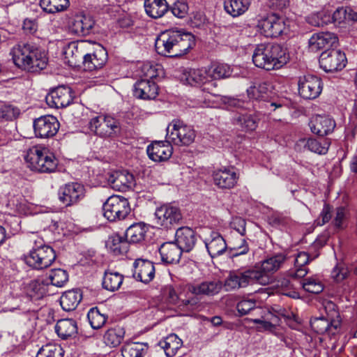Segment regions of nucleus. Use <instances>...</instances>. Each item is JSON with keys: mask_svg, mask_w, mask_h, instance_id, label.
I'll return each instance as SVG.
<instances>
[{"mask_svg": "<svg viewBox=\"0 0 357 357\" xmlns=\"http://www.w3.org/2000/svg\"><path fill=\"white\" fill-rule=\"evenodd\" d=\"M87 318L93 329H99L105 325L107 317L101 313L98 307H92L88 312Z\"/></svg>", "mask_w": 357, "mask_h": 357, "instance_id": "obj_49", "label": "nucleus"}, {"mask_svg": "<svg viewBox=\"0 0 357 357\" xmlns=\"http://www.w3.org/2000/svg\"><path fill=\"white\" fill-rule=\"evenodd\" d=\"M207 70L209 79L213 80L228 78L232 73V69L230 66L227 63L218 62L212 63L208 66Z\"/></svg>", "mask_w": 357, "mask_h": 357, "instance_id": "obj_39", "label": "nucleus"}, {"mask_svg": "<svg viewBox=\"0 0 357 357\" xmlns=\"http://www.w3.org/2000/svg\"><path fill=\"white\" fill-rule=\"evenodd\" d=\"M84 196L85 188L79 183H67L59 190V199L66 206L78 203Z\"/></svg>", "mask_w": 357, "mask_h": 357, "instance_id": "obj_17", "label": "nucleus"}, {"mask_svg": "<svg viewBox=\"0 0 357 357\" xmlns=\"http://www.w3.org/2000/svg\"><path fill=\"white\" fill-rule=\"evenodd\" d=\"M341 319H334L333 317L325 318L324 317H314L310 320V326L317 333L335 335L340 327Z\"/></svg>", "mask_w": 357, "mask_h": 357, "instance_id": "obj_22", "label": "nucleus"}, {"mask_svg": "<svg viewBox=\"0 0 357 357\" xmlns=\"http://www.w3.org/2000/svg\"><path fill=\"white\" fill-rule=\"evenodd\" d=\"M59 126V121L54 116H42L33 121L35 135L40 138L52 137L57 133Z\"/></svg>", "mask_w": 357, "mask_h": 357, "instance_id": "obj_16", "label": "nucleus"}, {"mask_svg": "<svg viewBox=\"0 0 357 357\" xmlns=\"http://www.w3.org/2000/svg\"><path fill=\"white\" fill-rule=\"evenodd\" d=\"M195 45L194 36L178 30L165 31L156 38L155 50L160 55L179 57L185 54Z\"/></svg>", "mask_w": 357, "mask_h": 357, "instance_id": "obj_2", "label": "nucleus"}, {"mask_svg": "<svg viewBox=\"0 0 357 357\" xmlns=\"http://www.w3.org/2000/svg\"><path fill=\"white\" fill-rule=\"evenodd\" d=\"M222 287V284L220 280H213L189 285L188 291L194 295L212 296L218 294Z\"/></svg>", "mask_w": 357, "mask_h": 357, "instance_id": "obj_29", "label": "nucleus"}, {"mask_svg": "<svg viewBox=\"0 0 357 357\" xmlns=\"http://www.w3.org/2000/svg\"><path fill=\"white\" fill-rule=\"evenodd\" d=\"M286 260V256L283 254H278L267 258L260 264L253 266L256 273L259 274V284L266 285L271 282V275L278 271Z\"/></svg>", "mask_w": 357, "mask_h": 357, "instance_id": "obj_12", "label": "nucleus"}, {"mask_svg": "<svg viewBox=\"0 0 357 357\" xmlns=\"http://www.w3.org/2000/svg\"><path fill=\"white\" fill-rule=\"evenodd\" d=\"M158 95V86L152 79L138 80L133 86V96L142 100H153Z\"/></svg>", "mask_w": 357, "mask_h": 357, "instance_id": "obj_23", "label": "nucleus"}, {"mask_svg": "<svg viewBox=\"0 0 357 357\" xmlns=\"http://www.w3.org/2000/svg\"><path fill=\"white\" fill-rule=\"evenodd\" d=\"M89 128L101 137H113L120 133V123L110 116H98L89 121Z\"/></svg>", "mask_w": 357, "mask_h": 357, "instance_id": "obj_11", "label": "nucleus"}, {"mask_svg": "<svg viewBox=\"0 0 357 357\" xmlns=\"http://www.w3.org/2000/svg\"><path fill=\"white\" fill-rule=\"evenodd\" d=\"M258 26L266 37H278L289 33V21L272 13L259 22Z\"/></svg>", "mask_w": 357, "mask_h": 357, "instance_id": "obj_7", "label": "nucleus"}, {"mask_svg": "<svg viewBox=\"0 0 357 357\" xmlns=\"http://www.w3.org/2000/svg\"><path fill=\"white\" fill-rule=\"evenodd\" d=\"M125 335V331L120 326L108 329L103 337L105 343L112 347L119 346Z\"/></svg>", "mask_w": 357, "mask_h": 357, "instance_id": "obj_45", "label": "nucleus"}, {"mask_svg": "<svg viewBox=\"0 0 357 357\" xmlns=\"http://www.w3.org/2000/svg\"><path fill=\"white\" fill-rule=\"evenodd\" d=\"M273 311L274 314H273L271 320L276 324L279 323L280 318H283L286 323L291 328L296 327L300 323L298 316L286 308L277 306L273 307Z\"/></svg>", "mask_w": 357, "mask_h": 357, "instance_id": "obj_38", "label": "nucleus"}, {"mask_svg": "<svg viewBox=\"0 0 357 357\" xmlns=\"http://www.w3.org/2000/svg\"><path fill=\"white\" fill-rule=\"evenodd\" d=\"M320 67L327 73L342 70L347 64L345 54L340 50H326L319 56Z\"/></svg>", "mask_w": 357, "mask_h": 357, "instance_id": "obj_13", "label": "nucleus"}, {"mask_svg": "<svg viewBox=\"0 0 357 357\" xmlns=\"http://www.w3.org/2000/svg\"><path fill=\"white\" fill-rule=\"evenodd\" d=\"M329 146L330 142L328 139H324L322 143L315 139H309L305 144L310 151L321 155L328 152Z\"/></svg>", "mask_w": 357, "mask_h": 357, "instance_id": "obj_52", "label": "nucleus"}, {"mask_svg": "<svg viewBox=\"0 0 357 357\" xmlns=\"http://www.w3.org/2000/svg\"><path fill=\"white\" fill-rule=\"evenodd\" d=\"M56 259L53 248L48 245L33 248L28 255L25 256L26 264L35 269L46 268L52 265Z\"/></svg>", "mask_w": 357, "mask_h": 357, "instance_id": "obj_8", "label": "nucleus"}, {"mask_svg": "<svg viewBox=\"0 0 357 357\" xmlns=\"http://www.w3.org/2000/svg\"><path fill=\"white\" fill-rule=\"evenodd\" d=\"M346 213L344 207H338L336 208L335 215L333 220V225L337 229H343L345 227Z\"/></svg>", "mask_w": 357, "mask_h": 357, "instance_id": "obj_58", "label": "nucleus"}, {"mask_svg": "<svg viewBox=\"0 0 357 357\" xmlns=\"http://www.w3.org/2000/svg\"><path fill=\"white\" fill-rule=\"evenodd\" d=\"M82 299L79 289H73L66 291L60 298V305L65 311L74 310Z\"/></svg>", "mask_w": 357, "mask_h": 357, "instance_id": "obj_35", "label": "nucleus"}, {"mask_svg": "<svg viewBox=\"0 0 357 357\" xmlns=\"http://www.w3.org/2000/svg\"><path fill=\"white\" fill-rule=\"evenodd\" d=\"M175 237V243L183 252H189L194 248L197 241L195 231L188 227L178 229Z\"/></svg>", "mask_w": 357, "mask_h": 357, "instance_id": "obj_26", "label": "nucleus"}, {"mask_svg": "<svg viewBox=\"0 0 357 357\" xmlns=\"http://www.w3.org/2000/svg\"><path fill=\"white\" fill-rule=\"evenodd\" d=\"M309 126L314 134L324 137L333 131L335 123L328 116L317 115L312 118Z\"/></svg>", "mask_w": 357, "mask_h": 357, "instance_id": "obj_27", "label": "nucleus"}, {"mask_svg": "<svg viewBox=\"0 0 357 357\" xmlns=\"http://www.w3.org/2000/svg\"><path fill=\"white\" fill-rule=\"evenodd\" d=\"M332 218V207L327 204L324 205V208L320 213L319 218L317 220L318 225H324L328 222Z\"/></svg>", "mask_w": 357, "mask_h": 357, "instance_id": "obj_61", "label": "nucleus"}, {"mask_svg": "<svg viewBox=\"0 0 357 357\" xmlns=\"http://www.w3.org/2000/svg\"><path fill=\"white\" fill-rule=\"evenodd\" d=\"M167 357H173L182 345V341L175 334H171L159 343Z\"/></svg>", "mask_w": 357, "mask_h": 357, "instance_id": "obj_41", "label": "nucleus"}, {"mask_svg": "<svg viewBox=\"0 0 357 357\" xmlns=\"http://www.w3.org/2000/svg\"><path fill=\"white\" fill-rule=\"evenodd\" d=\"M147 231L144 222L134 223L126 229L125 236L128 243H140L145 240Z\"/></svg>", "mask_w": 357, "mask_h": 357, "instance_id": "obj_33", "label": "nucleus"}, {"mask_svg": "<svg viewBox=\"0 0 357 357\" xmlns=\"http://www.w3.org/2000/svg\"><path fill=\"white\" fill-rule=\"evenodd\" d=\"M123 280V276L117 272L105 271L102 287L107 290L114 291L119 289Z\"/></svg>", "mask_w": 357, "mask_h": 357, "instance_id": "obj_47", "label": "nucleus"}, {"mask_svg": "<svg viewBox=\"0 0 357 357\" xmlns=\"http://www.w3.org/2000/svg\"><path fill=\"white\" fill-rule=\"evenodd\" d=\"M64 351L60 345L47 344L43 346L36 357H63Z\"/></svg>", "mask_w": 357, "mask_h": 357, "instance_id": "obj_50", "label": "nucleus"}, {"mask_svg": "<svg viewBox=\"0 0 357 357\" xmlns=\"http://www.w3.org/2000/svg\"><path fill=\"white\" fill-rule=\"evenodd\" d=\"M277 287L280 288V291L282 294L290 297H294L296 292L291 291L293 285L288 278H284L279 280L277 283Z\"/></svg>", "mask_w": 357, "mask_h": 357, "instance_id": "obj_60", "label": "nucleus"}, {"mask_svg": "<svg viewBox=\"0 0 357 357\" xmlns=\"http://www.w3.org/2000/svg\"><path fill=\"white\" fill-rule=\"evenodd\" d=\"M220 100L228 107L231 108H241L244 102L239 99L231 96H220Z\"/></svg>", "mask_w": 357, "mask_h": 357, "instance_id": "obj_63", "label": "nucleus"}, {"mask_svg": "<svg viewBox=\"0 0 357 357\" xmlns=\"http://www.w3.org/2000/svg\"><path fill=\"white\" fill-rule=\"evenodd\" d=\"M259 274L256 273L253 267L238 269L231 271L225 280V287L227 291L245 288L255 283L259 284Z\"/></svg>", "mask_w": 357, "mask_h": 357, "instance_id": "obj_5", "label": "nucleus"}, {"mask_svg": "<svg viewBox=\"0 0 357 357\" xmlns=\"http://www.w3.org/2000/svg\"><path fill=\"white\" fill-rule=\"evenodd\" d=\"M167 131L169 141L178 146H188L194 142L195 138V130L179 120L173 121L168 126Z\"/></svg>", "mask_w": 357, "mask_h": 357, "instance_id": "obj_9", "label": "nucleus"}, {"mask_svg": "<svg viewBox=\"0 0 357 357\" xmlns=\"http://www.w3.org/2000/svg\"><path fill=\"white\" fill-rule=\"evenodd\" d=\"M20 114V110L11 105H3L0 107V118L6 121L15 119Z\"/></svg>", "mask_w": 357, "mask_h": 357, "instance_id": "obj_54", "label": "nucleus"}, {"mask_svg": "<svg viewBox=\"0 0 357 357\" xmlns=\"http://www.w3.org/2000/svg\"><path fill=\"white\" fill-rule=\"evenodd\" d=\"M201 88L202 91L206 92L213 97L219 98L221 96L220 94V90L218 88L216 80L206 79Z\"/></svg>", "mask_w": 357, "mask_h": 357, "instance_id": "obj_57", "label": "nucleus"}, {"mask_svg": "<svg viewBox=\"0 0 357 357\" xmlns=\"http://www.w3.org/2000/svg\"><path fill=\"white\" fill-rule=\"evenodd\" d=\"M214 184L221 189H231L235 186L238 178L236 173L230 169L225 168L213 172Z\"/></svg>", "mask_w": 357, "mask_h": 357, "instance_id": "obj_28", "label": "nucleus"}, {"mask_svg": "<svg viewBox=\"0 0 357 357\" xmlns=\"http://www.w3.org/2000/svg\"><path fill=\"white\" fill-rule=\"evenodd\" d=\"M103 215L109 221L126 218L130 212L128 200L123 197H109L102 206Z\"/></svg>", "mask_w": 357, "mask_h": 357, "instance_id": "obj_6", "label": "nucleus"}, {"mask_svg": "<svg viewBox=\"0 0 357 357\" xmlns=\"http://www.w3.org/2000/svg\"><path fill=\"white\" fill-rule=\"evenodd\" d=\"M48 279L52 285L61 287L68 281V275L61 268L52 269L49 273Z\"/></svg>", "mask_w": 357, "mask_h": 357, "instance_id": "obj_51", "label": "nucleus"}, {"mask_svg": "<svg viewBox=\"0 0 357 357\" xmlns=\"http://www.w3.org/2000/svg\"><path fill=\"white\" fill-rule=\"evenodd\" d=\"M257 306V301L254 298H244L240 301L236 305V309L241 316L248 314L251 310H255Z\"/></svg>", "mask_w": 357, "mask_h": 357, "instance_id": "obj_53", "label": "nucleus"}, {"mask_svg": "<svg viewBox=\"0 0 357 357\" xmlns=\"http://www.w3.org/2000/svg\"><path fill=\"white\" fill-rule=\"evenodd\" d=\"M13 63L19 68L31 73H38L47 65V52L32 42L20 43L10 52Z\"/></svg>", "mask_w": 357, "mask_h": 357, "instance_id": "obj_1", "label": "nucleus"}, {"mask_svg": "<svg viewBox=\"0 0 357 357\" xmlns=\"http://www.w3.org/2000/svg\"><path fill=\"white\" fill-rule=\"evenodd\" d=\"M206 248L210 256L214 258L223 254L227 249L224 238L218 232L212 231L211 240L205 242Z\"/></svg>", "mask_w": 357, "mask_h": 357, "instance_id": "obj_31", "label": "nucleus"}, {"mask_svg": "<svg viewBox=\"0 0 357 357\" xmlns=\"http://www.w3.org/2000/svg\"><path fill=\"white\" fill-rule=\"evenodd\" d=\"M232 228H234L238 233L243 236L245 234V225L246 222L241 218H236L231 223Z\"/></svg>", "mask_w": 357, "mask_h": 357, "instance_id": "obj_64", "label": "nucleus"}, {"mask_svg": "<svg viewBox=\"0 0 357 357\" xmlns=\"http://www.w3.org/2000/svg\"><path fill=\"white\" fill-rule=\"evenodd\" d=\"M42 8L47 13H55L66 10L69 5V0H40Z\"/></svg>", "mask_w": 357, "mask_h": 357, "instance_id": "obj_48", "label": "nucleus"}, {"mask_svg": "<svg viewBox=\"0 0 357 357\" xmlns=\"http://www.w3.org/2000/svg\"><path fill=\"white\" fill-rule=\"evenodd\" d=\"M133 277L137 280L147 284L155 277V267L149 260L137 259L134 262Z\"/></svg>", "mask_w": 357, "mask_h": 357, "instance_id": "obj_25", "label": "nucleus"}, {"mask_svg": "<svg viewBox=\"0 0 357 357\" xmlns=\"http://www.w3.org/2000/svg\"><path fill=\"white\" fill-rule=\"evenodd\" d=\"M303 289L312 294H319L324 289L322 284L314 278H307L303 282Z\"/></svg>", "mask_w": 357, "mask_h": 357, "instance_id": "obj_56", "label": "nucleus"}, {"mask_svg": "<svg viewBox=\"0 0 357 357\" xmlns=\"http://www.w3.org/2000/svg\"><path fill=\"white\" fill-rule=\"evenodd\" d=\"M206 79H209L208 76V70L205 69H189L185 70L182 75L181 79L188 84L195 86L201 87Z\"/></svg>", "mask_w": 357, "mask_h": 357, "instance_id": "obj_32", "label": "nucleus"}, {"mask_svg": "<svg viewBox=\"0 0 357 357\" xmlns=\"http://www.w3.org/2000/svg\"><path fill=\"white\" fill-rule=\"evenodd\" d=\"M289 60L287 49L277 43L257 45L252 55L254 64L266 70L279 69Z\"/></svg>", "mask_w": 357, "mask_h": 357, "instance_id": "obj_3", "label": "nucleus"}, {"mask_svg": "<svg viewBox=\"0 0 357 357\" xmlns=\"http://www.w3.org/2000/svg\"><path fill=\"white\" fill-rule=\"evenodd\" d=\"M257 118L252 114L238 113L234 118V123L247 131H252L257 126Z\"/></svg>", "mask_w": 357, "mask_h": 357, "instance_id": "obj_44", "label": "nucleus"}, {"mask_svg": "<svg viewBox=\"0 0 357 357\" xmlns=\"http://www.w3.org/2000/svg\"><path fill=\"white\" fill-rule=\"evenodd\" d=\"M106 247L115 255H123L128 252L129 243L126 238L114 234L109 236Z\"/></svg>", "mask_w": 357, "mask_h": 357, "instance_id": "obj_37", "label": "nucleus"}, {"mask_svg": "<svg viewBox=\"0 0 357 357\" xmlns=\"http://www.w3.org/2000/svg\"><path fill=\"white\" fill-rule=\"evenodd\" d=\"M148 349L146 343L126 342L121 349L123 357H142Z\"/></svg>", "mask_w": 357, "mask_h": 357, "instance_id": "obj_43", "label": "nucleus"}, {"mask_svg": "<svg viewBox=\"0 0 357 357\" xmlns=\"http://www.w3.org/2000/svg\"><path fill=\"white\" fill-rule=\"evenodd\" d=\"M188 5L183 0L176 1L171 7L172 14L178 18H184L188 12Z\"/></svg>", "mask_w": 357, "mask_h": 357, "instance_id": "obj_55", "label": "nucleus"}, {"mask_svg": "<svg viewBox=\"0 0 357 357\" xmlns=\"http://www.w3.org/2000/svg\"><path fill=\"white\" fill-rule=\"evenodd\" d=\"M47 104L52 108H63L73 101L72 91L70 87L59 86L52 89L45 98Z\"/></svg>", "mask_w": 357, "mask_h": 357, "instance_id": "obj_18", "label": "nucleus"}, {"mask_svg": "<svg viewBox=\"0 0 357 357\" xmlns=\"http://www.w3.org/2000/svg\"><path fill=\"white\" fill-rule=\"evenodd\" d=\"M90 40H80L71 43L65 50V57L68 59L70 66H80L83 65V61L88 51V45Z\"/></svg>", "mask_w": 357, "mask_h": 357, "instance_id": "obj_19", "label": "nucleus"}, {"mask_svg": "<svg viewBox=\"0 0 357 357\" xmlns=\"http://www.w3.org/2000/svg\"><path fill=\"white\" fill-rule=\"evenodd\" d=\"M349 271L344 264H337L332 271L331 275L334 280L340 282L347 278Z\"/></svg>", "mask_w": 357, "mask_h": 357, "instance_id": "obj_59", "label": "nucleus"}, {"mask_svg": "<svg viewBox=\"0 0 357 357\" xmlns=\"http://www.w3.org/2000/svg\"><path fill=\"white\" fill-rule=\"evenodd\" d=\"M81 18L80 22L82 25V28L84 29L83 30L84 36H87L91 33L92 29L94 26L95 22L94 20L89 16L86 15H79Z\"/></svg>", "mask_w": 357, "mask_h": 357, "instance_id": "obj_62", "label": "nucleus"}, {"mask_svg": "<svg viewBox=\"0 0 357 357\" xmlns=\"http://www.w3.org/2000/svg\"><path fill=\"white\" fill-rule=\"evenodd\" d=\"M249 0H225V11L233 17H237L245 13L249 6Z\"/></svg>", "mask_w": 357, "mask_h": 357, "instance_id": "obj_42", "label": "nucleus"}, {"mask_svg": "<svg viewBox=\"0 0 357 357\" xmlns=\"http://www.w3.org/2000/svg\"><path fill=\"white\" fill-rule=\"evenodd\" d=\"M183 252L175 242H165L159 248L161 259L166 264L178 262Z\"/></svg>", "mask_w": 357, "mask_h": 357, "instance_id": "obj_30", "label": "nucleus"}, {"mask_svg": "<svg viewBox=\"0 0 357 357\" xmlns=\"http://www.w3.org/2000/svg\"><path fill=\"white\" fill-rule=\"evenodd\" d=\"M155 215L157 223L166 229L181 223L183 219L181 209L171 204H163L158 207Z\"/></svg>", "mask_w": 357, "mask_h": 357, "instance_id": "obj_14", "label": "nucleus"}, {"mask_svg": "<svg viewBox=\"0 0 357 357\" xmlns=\"http://www.w3.org/2000/svg\"><path fill=\"white\" fill-rule=\"evenodd\" d=\"M299 95L304 99H315L323 89L321 79L316 75H305L300 77L298 82Z\"/></svg>", "mask_w": 357, "mask_h": 357, "instance_id": "obj_15", "label": "nucleus"}, {"mask_svg": "<svg viewBox=\"0 0 357 357\" xmlns=\"http://www.w3.org/2000/svg\"><path fill=\"white\" fill-rule=\"evenodd\" d=\"M271 88V84L268 82H255L247 89L248 96L257 100H266L269 97Z\"/></svg>", "mask_w": 357, "mask_h": 357, "instance_id": "obj_40", "label": "nucleus"}, {"mask_svg": "<svg viewBox=\"0 0 357 357\" xmlns=\"http://www.w3.org/2000/svg\"><path fill=\"white\" fill-rule=\"evenodd\" d=\"M55 331L58 336L66 340L75 335L77 333V322L73 319H62L57 321Z\"/></svg>", "mask_w": 357, "mask_h": 357, "instance_id": "obj_34", "label": "nucleus"}, {"mask_svg": "<svg viewBox=\"0 0 357 357\" xmlns=\"http://www.w3.org/2000/svg\"><path fill=\"white\" fill-rule=\"evenodd\" d=\"M338 43L337 36L331 32H319L314 33L309 40V47L312 51L322 49L331 50Z\"/></svg>", "mask_w": 357, "mask_h": 357, "instance_id": "obj_21", "label": "nucleus"}, {"mask_svg": "<svg viewBox=\"0 0 357 357\" xmlns=\"http://www.w3.org/2000/svg\"><path fill=\"white\" fill-rule=\"evenodd\" d=\"M147 154L151 160L162 162L168 160L172 153L173 148L169 142L157 141L147 146Z\"/></svg>", "mask_w": 357, "mask_h": 357, "instance_id": "obj_24", "label": "nucleus"}, {"mask_svg": "<svg viewBox=\"0 0 357 357\" xmlns=\"http://www.w3.org/2000/svg\"><path fill=\"white\" fill-rule=\"evenodd\" d=\"M83 61L82 68L86 71L102 68L108 59L107 52L100 44L89 41L88 51Z\"/></svg>", "mask_w": 357, "mask_h": 357, "instance_id": "obj_10", "label": "nucleus"}, {"mask_svg": "<svg viewBox=\"0 0 357 357\" xmlns=\"http://www.w3.org/2000/svg\"><path fill=\"white\" fill-rule=\"evenodd\" d=\"M24 160L31 170L39 173L54 172L58 166V160L54 155L47 148L41 146L29 149Z\"/></svg>", "mask_w": 357, "mask_h": 357, "instance_id": "obj_4", "label": "nucleus"}, {"mask_svg": "<svg viewBox=\"0 0 357 357\" xmlns=\"http://www.w3.org/2000/svg\"><path fill=\"white\" fill-rule=\"evenodd\" d=\"M108 183L115 190L126 191L135 183L134 176L127 170H119L109 173Z\"/></svg>", "mask_w": 357, "mask_h": 357, "instance_id": "obj_20", "label": "nucleus"}, {"mask_svg": "<svg viewBox=\"0 0 357 357\" xmlns=\"http://www.w3.org/2000/svg\"><path fill=\"white\" fill-rule=\"evenodd\" d=\"M26 294L32 300H39L47 294V287L43 281L33 280L26 285Z\"/></svg>", "mask_w": 357, "mask_h": 357, "instance_id": "obj_46", "label": "nucleus"}, {"mask_svg": "<svg viewBox=\"0 0 357 357\" xmlns=\"http://www.w3.org/2000/svg\"><path fill=\"white\" fill-rule=\"evenodd\" d=\"M144 8L146 14L152 18H160L168 10L166 0H145Z\"/></svg>", "mask_w": 357, "mask_h": 357, "instance_id": "obj_36", "label": "nucleus"}]
</instances>
